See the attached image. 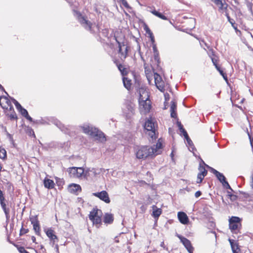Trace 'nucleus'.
Here are the masks:
<instances>
[{"label":"nucleus","mask_w":253,"mask_h":253,"mask_svg":"<svg viewBox=\"0 0 253 253\" xmlns=\"http://www.w3.org/2000/svg\"><path fill=\"white\" fill-rule=\"evenodd\" d=\"M154 149L148 146L139 147L136 152V156L139 159H145L154 157Z\"/></svg>","instance_id":"obj_1"},{"label":"nucleus","mask_w":253,"mask_h":253,"mask_svg":"<svg viewBox=\"0 0 253 253\" xmlns=\"http://www.w3.org/2000/svg\"><path fill=\"white\" fill-rule=\"evenodd\" d=\"M48 120L65 134L71 135L74 130V128L73 126H66L59 120L54 117H51Z\"/></svg>","instance_id":"obj_2"},{"label":"nucleus","mask_w":253,"mask_h":253,"mask_svg":"<svg viewBox=\"0 0 253 253\" xmlns=\"http://www.w3.org/2000/svg\"><path fill=\"white\" fill-rule=\"evenodd\" d=\"M149 97L148 92L144 91L142 94L140 92L139 104L146 112H149L151 108V101L149 100Z\"/></svg>","instance_id":"obj_3"},{"label":"nucleus","mask_w":253,"mask_h":253,"mask_svg":"<svg viewBox=\"0 0 253 253\" xmlns=\"http://www.w3.org/2000/svg\"><path fill=\"white\" fill-rule=\"evenodd\" d=\"M115 39L118 44L119 57L122 60H124L127 56L128 50L129 47L127 46L126 42L123 41L121 42L116 37H115Z\"/></svg>","instance_id":"obj_4"},{"label":"nucleus","mask_w":253,"mask_h":253,"mask_svg":"<svg viewBox=\"0 0 253 253\" xmlns=\"http://www.w3.org/2000/svg\"><path fill=\"white\" fill-rule=\"evenodd\" d=\"M143 126L144 129L149 132L148 135L152 139H156L157 136L156 135L155 123L151 118L148 119L145 121Z\"/></svg>","instance_id":"obj_5"},{"label":"nucleus","mask_w":253,"mask_h":253,"mask_svg":"<svg viewBox=\"0 0 253 253\" xmlns=\"http://www.w3.org/2000/svg\"><path fill=\"white\" fill-rule=\"evenodd\" d=\"M229 229L233 233H237L241 226V219L237 216H232L229 220Z\"/></svg>","instance_id":"obj_6"},{"label":"nucleus","mask_w":253,"mask_h":253,"mask_svg":"<svg viewBox=\"0 0 253 253\" xmlns=\"http://www.w3.org/2000/svg\"><path fill=\"white\" fill-rule=\"evenodd\" d=\"M67 171L71 177L79 178L85 176V175H84V169L82 167L69 168L67 169Z\"/></svg>","instance_id":"obj_7"},{"label":"nucleus","mask_w":253,"mask_h":253,"mask_svg":"<svg viewBox=\"0 0 253 253\" xmlns=\"http://www.w3.org/2000/svg\"><path fill=\"white\" fill-rule=\"evenodd\" d=\"M75 12H76L78 20L81 25L87 30L91 31L92 23L83 16L80 12L77 11H75Z\"/></svg>","instance_id":"obj_8"},{"label":"nucleus","mask_w":253,"mask_h":253,"mask_svg":"<svg viewBox=\"0 0 253 253\" xmlns=\"http://www.w3.org/2000/svg\"><path fill=\"white\" fill-rule=\"evenodd\" d=\"M175 236L180 239V242L182 243L189 253H193L194 248L192 247L190 240L177 233H176Z\"/></svg>","instance_id":"obj_9"},{"label":"nucleus","mask_w":253,"mask_h":253,"mask_svg":"<svg viewBox=\"0 0 253 253\" xmlns=\"http://www.w3.org/2000/svg\"><path fill=\"white\" fill-rule=\"evenodd\" d=\"M92 195L107 204H109L110 202L108 194L105 190H103L100 192L93 193Z\"/></svg>","instance_id":"obj_10"},{"label":"nucleus","mask_w":253,"mask_h":253,"mask_svg":"<svg viewBox=\"0 0 253 253\" xmlns=\"http://www.w3.org/2000/svg\"><path fill=\"white\" fill-rule=\"evenodd\" d=\"M91 137L95 138V139L98 142L104 143L106 141V138L105 134L101 130H99L97 128L93 133Z\"/></svg>","instance_id":"obj_11"},{"label":"nucleus","mask_w":253,"mask_h":253,"mask_svg":"<svg viewBox=\"0 0 253 253\" xmlns=\"http://www.w3.org/2000/svg\"><path fill=\"white\" fill-rule=\"evenodd\" d=\"M206 167L199 166L198 170L199 172L197 175V183H201L205 176H206L208 173V171L206 169Z\"/></svg>","instance_id":"obj_12"},{"label":"nucleus","mask_w":253,"mask_h":253,"mask_svg":"<svg viewBox=\"0 0 253 253\" xmlns=\"http://www.w3.org/2000/svg\"><path fill=\"white\" fill-rule=\"evenodd\" d=\"M83 130L84 133L88 134L90 136H92L95 131H96V127H94L91 125L88 124H84L83 126H80Z\"/></svg>","instance_id":"obj_13"},{"label":"nucleus","mask_w":253,"mask_h":253,"mask_svg":"<svg viewBox=\"0 0 253 253\" xmlns=\"http://www.w3.org/2000/svg\"><path fill=\"white\" fill-rule=\"evenodd\" d=\"M46 236L49 238L51 242L53 245L56 242L58 241L57 236L55 234L54 231L51 228H48L45 231Z\"/></svg>","instance_id":"obj_14"},{"label":"nucleus","mask_w":253,"mask_h":253,"mask_svg":"<svg viewBox=\"0 0 253 253\" xmlns=\"http://www.w3.org/2000/svg\"><path fill=\"white\" fill-rule=\"evenodd\" d=\"M177 217L180 223L183 224H187L189 222V218L187 214L183 211H179Z\"/></svg>","instance_id":"obj_15"},{"label":"nucleus","mask_w":253,"mask_h":253,"mask_svg":"<svg viewBox=\"0 0 253 253\" xmlns=\"http://www.w3.org/2000/svg\"><path fill=\"white\" fill-rule=\"evenodd\" d=\"M228 241L231 245L233 253H239L240 249L237 242L230 238L228 239Z\"/></svg>","instance_id":"obj_16"},{"label":"nucleus","mask_w":253,"mask_h":253,"mask_svg":"<svg viewBox=\"0 0 253 253\" xmlns=\"http://www.w3.org/2000/svg\"><path fill=\"white\" fill-rule=\"evenodd\" d=\"M211 171L215 175L217 179L222 183L224 180L226 179V177L224 176L223 173L219 172L217 170L213 168H210Z\"/></svg>","instance_id":"obj_17"},{"label":"nucleus","mask_w":253,"mask_h":253,"mask_svg":"<svg viewBox=\"0 0 253 253\" xmlns=\"http://www.w3.org/2000/svg\"><path fill=\"white\" fill-rule=\"evenodd\" d=\"M68 191L72 194H77V193L79 191H81V187L77 184H71L68 188Z\"/></svg>","instance_id":"obj_18"},{"label":"nucleus","mask_w":253,"mask_h":253,"mask_svg":"<svg viewBox=\"0 0 253 253\" xmlns=\"http://www.w3.org/2000/svg\"><path fill=\"white\" fill-rule=\"evenodd\" d=\"M151 147L154 149V156H155L160 154L161 151L160 150L162 148V143L160 142V139H159L158 142L156 143V144L154 145Z\"/></svg>","instance_id":"obj_19"},{"label":"nucleus","mask_w":253,"mask_h":253,"mask_svg":"<svg viewBox=\"0 0 253 253\" xmlns=\"http://www.w3.org/2000/svg\"><path fill=\"white\" fill-rule=\"evenodd\" d=\"M114 216L112 213H106L103 217V222L105 224H110L113 223Z\"/></svg>","instance_id":"obj_20"},{"label":"nucleus","mask_w":253,"mask_h":253,"mask_svg":"<svg viewBox=\"0 0 253 253\" xmlns=\"http://www.w3.org/2000/svg\"><path fill=\"white\" fill-rule=\"evenodd\" d=\"M4 198L0 199V203L1 206V208L4 211V212L6 215V217L7 219L9 218V209H7L6 207V204L3 202Z\"/></svg>","instance_id":"obj_21"},{"label":"nucleus","mask_w":253,"mask_h":253,"mask_svg":"<svg viewBox=\"0 0 253 253\" xmlns=\"http://www.w3.org/2000/svg\"><path fill=\"white\" fill-rule=\"evenodd\" d=\"M153 213L152 215L155 218H158L162 213V209L157 208V206L153 205L152 206Z\"/></svg>","instance_id":"obj_22"},{"label":"nucleus","mask_w":253,"mask_h":253,"mask_svg":"<svg viewBox=\"0 0 253 253\" xmlns=\"http://www.w3.org/2000/svg\"><path fill=\"white\" fill-rule=\"evenodd\" d=\"M44 186L48 189H52L54 187V181L50 179H45L43 181Z\"/></svg>","instance_id":"obj_23"},{"label":"nucleus","mask_w":253,"mask_h":253,"mask_svg":"<svg viewBox=\"0 0 253 253\" xmlns=\"http://www.w3.org/2000/svg\"><path fill=\"white\" fill-rule=\"evenodd\" d=\"M98 212H101V211L97 209H93V210L89 212V219L91 221L93 220L94 218L97 217L99 216Z\"/></svg>","instance_id":"obj_24"},{"label":"nucleus","mask_w":253,"mask_h":253,"mask_svg":"<svg viewBox=\"0 0 253 253\" xmlns=\"http://www.w3.org/2000/svg\"><path fill=\"white\" fill-rule=\"evenodd\" d=\"M123 84L125 88L127 90H129L131 86V81L126 77H124L123 78Z\"/></svg>","instance_id":"obj_25"},{"label":"nucleus","mask_w":253,"mask_h":253,"mask_svg":"<svg viewBox=\"0 0 253 253\" xmlns=\"http://www.w3.org/2000/svg\"><path fill=\"white\" fill-rule=\"evenodd\" d=\"M93 224L95 225L97 228H99L101 224V218L100 216H98L97 217L91 220Z\"/></svg>","instance_id":"obj_26"},{"label":"nucleus","mask_w":253,"mask_h":253,"mask_svg":"<svg viewBox=\"0 0 253 253\" xmlns=\"http://www.w3.org/2000/svg\"><path fill=\"white\" fill-rule=\"evenodd\" d=\"M151 13L152 14H153L154 15H155L156 16H157L159 18H160L163 20H167L168 19L167 17L166 16H165L162 13H160L156 10H152L151 11Z\"/></svg>","instance_id":"obj_27"},{"label":"nucleus","mask_w":253,"mask_h":253,"mask_svg":"<svg viewBox=\"0 0 253 253\" xmlns=\"http://www.w3.org/2000/svg\"><path fill=\"white\" fill-rule=\"evenodd\" d=\"M184 137L185 138V139L186 140L187 145L190 147L189 149L191 148L192 150H194L195 148L194 147V144L193 143V142L191 140L190 137H189L188 134L187 135V136L186 135L184 136Z\"/></svg>","instance_id":"obj_28"},{"label":"nucleus","mask_w":253,"mask_h":253,"mask_svg":"<svg viewBox=\"0 0 253 253\" xmlns=\"http://www.w3.org/2000/svg\"><path fill=\"white\" fill-rule=\"evenodd\" d=\"M154 78H155V82L156 85L157 86V88L160 90L162 91V89H163V87H161V85H160V86L158 85V83L159 82V80H161V77L160 76V75L159 74H158L157 73H156V74H154Z\"/></svg>","instance_id":"obj_29"},{"label":"nucleus","mask_w":253,"mask_h":253,"mask_svg":"<svg viewBox=\"0 0 253 253\" xmlns=\"http://www.w3.org/2000/svg\"><path fill=\"white\" fill-rule=\"evenodd\" d=\"M240 193L243 195V197L246 199L247 200L249 201H252L253 200V195L249 194L248 193H246L243 191H240Z\"/></svg>","instance_id":"obj_30"},{"label":"nucleus","mask_w":253,"mask_h":253,"mask_svg":"<svg viewBox=\"0 0 253 253\" xmlns=\"http://www.w3.org/2000/svg\"><path fill=\"white\" fill-rule=\"evenodd\" d=\"M214 2L216 5L219 6V10L227 9V7H224V4L221 0H214Z\"/></svg>","instance_id":"obj_31"},{"label":"nucleus","mask_w":253,"mask_h":253,"mask_svg":"<svg viewBox=\"0 0 253 253\" xmlns=\"http://www.w3.org/2000/svg\"><path fill=\"white\" fill-rule=\"evenodd\" d=\"M30 220L33 225L40 224L37 215L30 217Z\"/></svg>","instance_id":"obj_32"},{"label":"nucleus","mask_w":253,"mask_h":253,"mask_svg":"<svg viewBox=\"0 0 253 253\" xmlns=\"http://www.w3.org/2000/svg\"><path fill=\"white\" fill-rule=\"evenodd\" d=\"M216 69L219 72L220 74L223 77V79L226 81H228L227 75L221 69L219 66H216Z\"/></svg>","instance_id":"obj_33"},{"label":"nucleus","mask_w":253,"mask_h":253,"mask_svg":"<svg viewBox=\"0 0 253 253\" xmlns=\"http://www.w3.org/2000/svg\"><path fill=\"white\" fill-rule=\"evenodd\" d=\"M118 68L121 73V74L123 76L126 75L127 74V71L126 69L121 64H119L118 65Z\"/></svg>","instance_id":"obj_34"},{"label":"nucleus","mask_w":253,"mask_h":253,"mask_svg":"<svg viewBox=\"0 0 253 253\" xmlns=\"http://www.w3.org/2000/svg\"><path fill=\"white\" fill-rule=\"evenodd\" d=\"M221 183L224 188L227 189H229L232 191H233V189L231 188V186H230V185L229 184L228 182L226 180V179L225 180H224Z\"/></svg>","instance_id":"obj_35"},{"label":"nucleus","mask_w":253,"mask_h":253,"mask_svg":"<svg viewBox=\"0 0 253 253\" xmlns=\"http://www.w3.org/2000/svg\"><path fill=\"white\" fill-rule=\"evenodd\" d=\"M33 229L34 230L36 235H40V224L37 225H34Z\"/></svg>","instance_id":"obj_36"},{"label":"nucleus","mask_w":253,"mask_h":253,"mask_svg":"<svg viewBox=\"0 0 253 253\" xmlns=\"http://www.w3.org/2000/svg\"><path fill=\"white\" fill-rule=\"evenodd\" d=\"M18 111L24 117L28 115V112L27 110L22 107L20 109H19Z\"/></svg>","instance_id":"obj_37"},{"label":"nucleus","mask_w":253,"mask_h":253,"mask_svg":"<svg viewBox=\"0 0 253 253\" xmlns=\"http://www.w3.org/2000/svg\"><path fill=\"white\" fill-rule=\"evenodd\" d=\"M7 116H8V117L11 120L17 119L16 114L14 111H12V112L10 115L7 114Z\"/></svg>","instance_id":"obj_38"},{"label":"nucleus","mask_w":253,"mask_h":253,"mask_svg":"<svg viewBox=\"0 0 253 253\" xmlns=\"http://www.w3.org/2000/svg\"><path fill=\"white\" fill-rule=\"evenodd\" d=\"M228 196L230 198V200L232 201H236L237 199V196L235 195L232 194L230 192L227 191Z\"/></svg>","instance_id":"obj_39"},{"label":"nucleus","mask_w":253,"mask_h":253,"mask_svg":"<svg viewBox=\"0 0 253 253\" xmlns=\"http://www.w3.org/2000/svg\"><path fill=\"white\" fill-rule=\"evenodd\" d=\"M6 157V152L3 149H0V158L4 159Z\"/></svg>","instance_id":"obj_40"},{"label":"nucleus","mask_w":253,"mask_h":253,"mask_svg":"<svg viewBox=\"0 0 253 253\" xmlns=\"http://www.w3.org/2000/svg\"><path fill=\"white\" fill-rule=\"evenodd\" d=\"M6 135L10 143L13 145L14 147H15L14 141L12 135L8 132H6Z\"/></svg>","instance_id":"obj_41"},{"label":"nucleus","mask_w":253,"mask_h":253,"mask_svg":"<svg viewBox=\"0 0 253 253\" xmlns=\"http://www.w3.org/2000/svg\"><path fill=\"white\" fill-rule=\"evenodd\" d=\"M13 103L14 104L16 109L18 110L20 109L22 106L20 105V104L15 99L12 98V99Z\"/></svg>","instance_id":"obj_42"},{"label":"nucleus","mask_w":253,"mask_h":253,"mask_svg":"<svg viewBox=\"0 0 253 253\" xmlns=\"http://www.w3.org/2000/svg\"><path fill=\"white\" fill-rule=\"evenodd\" d=\"M176 110V104L174 101H171V105H170V111H174Z\"/></svg>","instance_id":"obj_43"},{"label":"nucleus","mask_w":253,"mask_h":253,"mask_svg":"<svg viewBox=\"0 0 253 253\" xmlns=\"http://www.w3.org/2000/svg\"><path fill=\"white\" fill-rule=\"evenodd\" d=\"M144 29L146 33L149 35V36H151L153 34V33L151 32L149 28L147 25H145L144 27Z\"/></svg>","instance_id":"obj_44"},{"label":"nucleus","mask_w":253,"mask_h":253,"mask_svg":"<svg viewBox=\"0 0 253 253\" xmlns=\"http://www.w3.org/2000/svg\"><path fill=\"white\" fill-rule=\"evenodd\" d=\"M153 49L155 54V59L156 60L158 56V53L156 45H153Z\"/></svg>","instance_id":"obj_45"},{"label":"nucleus","mask_w":253,"mask_h":253,"mask_svg":"<svg viewBox=\"0 0 253 253\" xmlns=\"http://www.w3.org/2000/svg\"><path fill=\"white\" fill-rule=\"evenodd\" d=\"M199 166L206 167V168H207L209 169H210V168H211V167H210L209 166L207 165L201 158H200V162L199 163Z\"/></svg>","instance_id":"obj_46"},{"label":"nucleus","mask_w":253,"mask_h":253,"mask_svg":"<svg viewBox=\"0 0 253 253\" xmlns=\"http://www.w3.org/2000/svg\"><path fill=\"white\" fill-rule=\"evenodd\" d=\"M28 232H29L28 229H25V228H23V227H22L20 231V236L23 235L28 233Z\"/></svg>","instance_id":"obj_47"},{"label":"nucleus","mask_w":253,"mask_h":253,"mask_svg":"<svg viewBox=\"0 0 253 253\" xmlns=\"http://www.w3.org/2000/svg\"><path fill=\"white\" fill-rule=\"evenodd\" d=\"M18 250L20 253H29V252L27 251L23 247H20L18 248Z\"/></svg>","instance_id":"obj_48"},{"label":"nucleus","mask_w":253,"mask_h":253,"mask_svg":"<svg viewBox=\"0 0 253 253\" xmlns=\"http://www.w3.org/2000/svg\"><path fill=\"white\" fill-rule=\"evenodd\" d=\"M179 130L184 136H186V135L187 136V135H188L187 131L184 128L183 126L181 127V128H180V129H179Z\"/></svg>","instance_id":"obj_49"},{"label":"nucleus","mask_w":253,"mask_h":253,"mask_svg":"<svg viewBox=\"0 0 253 253\" xmlns=\"http://www.w3.org/2000/svg\"><path fill=\"white\" fill-rule=\"evenodd\" d=\"M227 19H228V22L232 25V26L235 29H236L234 25L235 24V21L234 20V19H231L230 16H228Z\"/></svg>","instance_id":"obj_50"},{"label":"nucleus","mask_w":253,"mask_h":253,"mask_svg":"<svg viewBox=\"0 0 253 253\" xmlns=\"http://www.w3.org/2000/svg\"><path fill=\"white\" fill-rule=\"evenodd\" d=\"M170 116L171 118H177V114L176 113V111H170Z\"/></svg>","instance_id":"obj_51"},{"label":"nucleus","mask_w":253,"mask_h":253,"mask_svg":"<svg viewBox=\"0 0 253 253\" xmlns=\"http://www.w3.org/2000/svg\"><path fill=\"white\" fill-rule=\"evenodd\" d=\"M122 5H123V6L124 7H125L126 8H130V6L126 0L125 1H124L123 2H122Z\"/></svg>","instance_id":"obj_52"},{"label":"nucleus","mask_w":253,"mask_h":253,"mask_svg":"<svg viewBox=\"0 0 253 253\" xmlns=\"http://www.w3.org/2000/svg\"><path fill=\"white\" fill-rule=\"evenodd\" d=\"M122 5H123V6L124 7H125L126 8H130V6L126 0L125 1H124L123 2H122Z\"/></svg>","instance_id":"obj_53"},{"label":"nucleus","mask_w":253,"mask_h":253,"mask_svg":"<svg viewBox=\"0 0 253 253\" xmlns=\"http://www.w3.org/2000/svg\"><path fill=\"white\" fill-rule=\"evenodd\" d=\"M202 195V192L200 191H198L195 193V196L196 198L199 197Z\"/></svg>","instance_id":"obj_54"},{"label":"nucleus","mask_w":253,"mask_h":253,"mask_svg":"<svg viewBox=\"0 0 253 253\" xmlns=\"http://www.w3.org/2000/svg\"><path fill=\"white\" fill-rule=\"evenodd\" d=\"M25 118L27 119L28 121H29L30 122H33V120L32 119V118H31L29 115V114H28V115L26 116L25 117Z\"/></svg>","instance_id":"obj_55"},{"label":"nucleus","mask_w":253,"mask_h":253,"mask_svg":"<svg viewBox=\"0 0 253 253\" xmlns=\"http://www.w3.org/2000/svg\"><path fill=\"white\" fill-rule=\"evenodd\" d=\"M248 135L249 136L251 147H253V137L252 138L249 134H248Z\"/></svg>","instance_id":"obj_56"},{"label":"nucleus","mask_w":253,"mask_h":253,"mask_svg":"<svg viewBox=\"0 0 253 253\" xmlns=\"http://www.w3.org/2000/svg\"><path fill=\"white\" fill-rule=\"evenodd\" d=\"M211 60H212V62L213 64V65L215 66V67L216 68V66H219L216 63V60L214 58H211Z\"/></svg>","instance_id":"obj_57"},{"label":"nucleus","mask_w":253,"mask_h":253,"mask_svg":"<svg viewBox=\"0 0 253 253\" xmlns=\"http://www.w3.org/2000/svg\"><path fill=\"white\" fill-rule=\"evenodd\" d=\"M149 37L150 38L151 42L153 43L155 42V39L153 34L151 35V36H149Z\"/></svg>","instance_id":"obj_58"},{"label":"nucleus","mask_w":253,"mask_h":253,"mask_svg":"<svg viewBox=\"0 0 253 253\" xmlns=\"http://www.w3.org/2000/svg\"><path fill=\"white\" fill-rule=\"evenodd\" d=\"M137 49L139 51V53L140 55L141 56L142 59L143 60V58L142 57V56L141 55V53L140 52V46L139 44H138V45H137Z\"/></svg>","instance_id":"obj_59"},{"label":"nucleus","mask_w":253,"mask_h":253,"mask_svg":"<svg viewBox=\"0 0 253 253\" xmlns=\"http://www.w3.org/2000/svg\"><path fill=\"white\" fill-rule=\"evenodd\" d=\"M206 46L209 49V50L211 51V54L212 55H214V51L213 50L212 48H210V47L207 45L206 43H205Z\"/></svg>","instance_id":"obj_60"},{"label":"nucleus","mask_w":253,"mask_h":253,"mask_svg":"<svg viewBox=\"0 0 253 253\" xmlns=\"http://www.w3.org/2000/svg\"><path fill=\"white\" fill-rule=\"evenodd\" d=\"M40 249L43 250L42 251L43 253H46L45 249H44V248L43 245H40Z\"/></svg>","instance_id":"obj_61"},{"label":"nucleus","mask_w":253,"mask_h":253,"mask_svg":"<svg viewBox=\"0 0 253 253\" xmlns=\"http://www.w3.org/2000/svg\"><path fill=\"white\" fill-rule=\"evenodd\" d=\"M177 126H178V128H179V129H180V128H181V127L183 126L181 124V123L180 122H178V121L177 122Z\"/></svg>","instance_id":"obj_62"},{"label":"nucleus","mask_w":253,"mask_h":253,"mask_svg":"<svg viewBox=\"0 0 253 253\" xmlns=\"http://www.w3.org/2000/svg\"><path fill=\"white\" fill-rule=\"evenodd\" d=\"M251 186L252 188V189H253V174L252 175L251 177Z\"/></svg>","instance_id":"obj_63"},{"label":"nucleus","mask_w":253,"mask_h":253,"mask_svg":"<svg viewBox=\"0 0 253 253\" xmlns=\"http://www.w3.org/2000/svg\"><path fill=\"white\" fill-rule=\"evenodd\" d=\"M0 90L4 91L6 94H7V93L4 90L3 87L0 84Z\"/></svg>","instance_id":"obj_64"}]
</instances>
